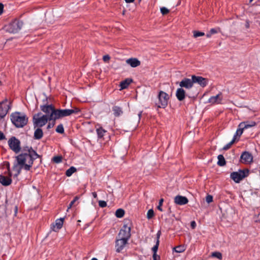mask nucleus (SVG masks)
Segmentation results:
<instances>
[{
  "mask_svg": "<svg viewBox=\"0 0 260 260\" xmlns=\"http://www.w3.org/2000/svg\"><path fill=\"white\" fill-rule=\"evenodd\" d=\"M39 157V155L31 147H24L21 153L15 157L17 164L13 167L15 172L14 176L17 177L21 173L22 169L29 171L32 167L34 160Z\"/></svg>",
  "mask_w": 260,
  "mask_h": 260,
  "instance_id": "1",
  "label": "nucleus"
},
{
  "mask_svg": "<svg viewBox=\"0 0 260 260\" xmlns=\"http://www.w3.org/2000/svg\"><path fill=\"white\" fill-rule=\"evenodd\" d=\"M12 123L17 128H22L28 122V117L26 114L19 112H15L11 115Z\"/></svg>",
  "mask_w": 260,
  "mask_h": 260,
  "instance_id": "2",
  "label": "nucleus"
},
{
  "mask_svg": "<svg viewBox=\"0 0 260 260\" xmlns=\"http://www.w3.org/2000/svg\"><path fill=\"white\" fill-rule=\"evenodd\" d=\"M41 115L42 113L39 112L34 115L32 121L35 128L36 127L41 128L45 125L48 121H49L47 115H43L42 116Z\"/></svg>",
  "mask_w": 260,
  "mask_h": 260,
  "instance_id": "3",
  "label": "nucleus"
},
{
  "mask_svg": "<svg viewBox=\"0 0 260 260\" xmlns=\"http://www.w3.org/2000/svg\"><path fill=\"white\" fill-rule=\"evenodd\" d=\"M23 23L22 21L15 19L8 25L5 26L6 31L10 33L15 34L18 32L22 28Z\"/></svg>",
  "mask_w": 260,
  "mask_h": 260,
  "instance_id": "4",
  "label": "nucleus"
},
{
  "mask_svg": "<svg viewBox=\"0 0 260 260\" xmlns=\"http://www.w3.org/2000/svg\"><path fill=\"white\" fill-rule=\"evenodd\" d=\"M43 102L44 104L43 105L40 106V109L41 111L46 113L45 115H48V117H49V121L53 120L54 116V115H52V113L54 111H56V109L54 108L52 104H48L47 98L43 100Z\"/></svg>",
  "mask_w": 260,
  "mask_h": 260,
  "instance_id": "5",
  "label": "nucleus"
},
{
  "mask_svg": "<svg viewBox=\"0 0 260 260\" xmlns=\"http://www.w3.org/2000/svg\"><path fill=\"white\" fill-rule=\"evenodd\" d=\"M158 102L156 103V106L159 108H165L168 104L169 95L163 91H159L158 95Z\"/></svg>",
  "mask_w": 260,
  "mask_h": 260,
  "instance_id": "6",
  "label": "nucleus"
},
{
  "mask_svg": "<svg viewBox=\"0 0 260 260\" xmlns=\"http://www.w3.org/2000/svg\"><path fill=\"white\" fill-rule=\"evenodd\" d=\"M12 102L7 99H5L0 102V117L3 118L11 109Z\"/></svg>",
  "mask_w": 260,
  "mask_h": 260,
  "instance_id": "7",
  "label": "nucleus"
},
{
  "mask_svg": "<svg viewBox=\"0 0 260 260\" xmlns=\"http://www.w3.org/2000/svg\"><path fill=\"white\" fill-rule=\"evenodd\" d=\"M248 170H239L237 172H233L231 173L230 177L236 183H239L242 180L248 175Z\"/></svg>",
  "mask_w": 260,
  "mask_h": 260,
  "instance_id": "8",
  "label": "nucleus"
},
{
  "mask_svg": "<svg viewBox=\"0 0 260 260\" xmlns=\"http://www.w3.org/2000/svg\"><path fill=\"white\" fill-rule=\"evenodd\" d=\"M8 143L10 148L15 153H18L20 151V141L15 137L10 138L8 140Z\"/></svg>",
  "mask_w": 260,
  "mask_h": 260,
  "instance_id": "9",
  "label": "nucleus"
},
{
  "mask_svg": "<svg viewBox=\"0 0 260 260\" xmlns=\"http://www.w3.org/2000/svg\"><path fill=\"white\" fill-rule=\"evenodd\" d=\"M131 226L127 224H124L120 230L118 237L119 238H123L128 240L131 236Z\"/></svg>",
  "mask_w": 260,
  "mask_h": 260,
  "instance_id": "10",
  "label": "nucleus"
},
{
  "mask_svg": "<svg viewBox=\"0 0 260 260\" xmlns=\"http://www.w3.org/2000/svg\"><path fill=\"white\" fill-rule=\"evenodd\" d=\"M70 109H56V111H54L52 113V115H54V117L53 120L55 121L57 119L63 118L64 117L68 116L71 115V112Z\"/></svg>",
  "mask_w": 260,
  "mask_h": 260,
  "instance_id": "11",
  "label": "nucleus"
},
{
  "mask_svg": "<svg viewBox=\"0 0 260 260\" xmlns=\"http://www.w3.org/2000/svg\"><path fill=\"white\" fill-rule=\"evenodd\" d=\"M128 241L123 238H117L115 241L116 251L118 253L120 252L124 249L126 244H127Z\"/></svg>",
  "mask_w": 260,
  "mask_h": 260,
  "instance_id": "12",
  "label": "nucleus"
},
{
  "mask_svg": "<svg viewBox=\"0 0 260 260\" xmlns=\"http://www.w3.org/2000/svg\"><path fill=\"white\" fill-rule=\"evenodd\" d=\"M192 79L193 80V83H198L202 87H205L208 83V79L203 78L201 76L192 75Z\"/></svg>",
  "mask_w": 260,
  "mask_h": 260,
  "instance_id": "13",
  "label": "nucleus"
},
{
  "mask_svg": "<svg viewBox=\"0 0 260 260\" xmlns=\"http://www.w3.org/2000/svg\"><path fill=\"white\" fill-rule=\"evenodd\" d=\"M193 85V80L191 78H184L182 80V81L179 83V86L181 88L184 87L186 89H190L192 87Z\"/></svg>",
  "mask_w": 260,
  "mask_h": 260,
  "instance_id": "14",
  "label": "nucleus"
},
{
  "mask_svg": "<svg viewBox=\"0 0 260 260\" xmlns=\"http://www.w3.org/2000/svg\"><path fill=\"white\" fill-rule=\"evenodd\" d=\"M240 159L242 163H250L252 161L253 156L250 152L244 151L242 153Z\"/></svg>",
  "mask_w": 260,
  "mask_h": 260,
  "instance_id": "15",
  "label": "nucleus"
},
{
  "mask_svg": "<svg viewBox=\"0 0 260 260\" xmlns=\"http://www.w3.org/2000/svg\"><path fill=\"white\" fill-rule=\"evenodd\" d=\"M174 202L179 205H184L188 202L187 198L182 196H177L174 199Z\"/></svg>",
  "mask_w": 260,
  "mask_h": 260,
  "instance_id": "16",
  "label": "nucleus"
},
{
  "mask_svg": "<svg viewBox=\"0 0 260 260\" xmlns=\"http://www.w3.org/2000/svg\"><path fill=\"white\" fill-rule=\"evenodd\" d=\"M186 96L185 90L182 88H178L176 92V96L179 101L184 100Z\"/></svg>",
  "mask_w": 260,
  "mask_h": 260,
  "instance_id": "17",
  "label": "nucleus"
},
{
  "mask_svg": "<svg viewBox=\"0 0 260 260\" xmlns=\"http://www.w3.org/2000/svg\"><path fill=\"white\" fill-rule=\"evenodd\" d=\"M126 63L133 68H136L140 65V61L136 58H131L126 60Z\"/></svg>",
  "mask_w": 260,
  "mask_h": 260,
  "instance_id": "18",
  "label": "nucleus"
},
{
  "mask_svg": "<svg viewBox=\"0 0 260 260\" xmlns=\"http://www.w3.org/2000/svg\"><path fill=\"white\" fill-rule=\"evenodd\" d=\"M221 95V93H219L215 96H211L208 100V102L211 104L220 103L222 100V98L220 97Z\"/></svg>",
  "mask_w": 260,
  "mask_h": 260,
  "instance_id": "19",
  "label": "nucleus"
},
{
  "mask_svg": "<svg viewBox=\"0 0 260 260\" xmlns=\"http://www.w3.org/2000/svg\"><path fill=\"white\" fill-rule=\"evenodd\" d=\"M12 182V179L9 177L4 175H0V183L4 185H9Z\"/></svg>",
  "mask_w": 260,
  "mask_h": 260,
  "instance_id": "20",
  "label": "nucleus"
},
{
  "mask_svg": "<svg viewBox=\"0 0 260 260\" xmlns=\"http://www.w3.org/2000/svg\"><path fill=\"white\" fill-rule=\"evenodd\" d=\"M256 125V123L254 121H246L242 122L239 124V127H242L243 129H247L251 127L254 126Z\"/></svg>",
  "mask_w": 260,
  "mask_h": 260,
  "instance_id": "21",
  "label": "nucleus"
},
{
  "mask_svg": "<svg viewBox=\"0 0 260 260\" xmlns=\"http://www.w3.org/2000/svg\"><path fill=\"white\" fill-rule=\"evenodd\" d=\"M43 136V132L42 129L38 127L36 128L34 132V138L35 140H40L41 139Z\"/></svg>",
  "mask_w": 260,
  "mask_h": 260,
  "instance_id": "22",
  "label": "nucleus"
},
{
  "mask_svg": "<svg viewBox=\"0 0 260 260\" xmlns=\"http://www.w3.org/2000/svg\"><path fill=\"white\" fill-rule=\"evenodd\" d=\"M63 218H60L55 220V225H53V231H56L60 229L63 225Z\"/></svg>",
  "mask_w": 260,
  "mask_h": 260,
  "instance_id": "23",
  "label": "nucleus"
},
{
  "mask_svg": "<svg viewBox=\"0 0 260 260\" xmlns=\"http://www.w3.org/2000/svg\"><path fill=\"white\" fill-rule=\"evenodd\" d=\"M132 81L133 80L131 78H126L124 80L121 81L120 84V89H124L126 88Z\"/></svg>",
  "mask_w": 260,
  "mask_h": 260,
  "instance_id": "24",
  "label": "nucleus"
},
{
  "mask_svg": "<svg viewBox=\"0 0 260 260\" xmlns=\"http://www.w3.org/2000/svg\"><path fill=\"white\" fill-rule=\"evenodd\" d=\"M113 114L115 116L118 117L123 113L121 108L119 106H115L112 108Z\"/></svg>",
  "mask_w": 260,
  "mask_h": 260,
  "instance_id": "25",
  "label": "nucleus"
},
{
  "mask_svg": "<svg viewBox=\"0 0 260 260\" xmlns=\"http://www.w3.org/2000/svg\"><path fill=\"white\" fill-rule=\"evenodd\" d=\"M218 161L217 165L219 166L222 167L225 165L226 161L224 156L222 154H220L217 156Z\"/></svg>",
  "mask_w": 260,
  "mask_h": 260,
  "instance_id": "26",
  "label": "nucleus"
},
{
  "mask_svg": "<svg viewBox=\"0 0 260 260\" xmlns=\"http://www.w3.org/2000/svg\"><path fill=\"white\" fill-rule=\"evenodd\" d=\"M96 132L98 135V138L101 139L104 137L105 134L107 132V131L104 129L102 127H100L97 128L96 129Z\"/></svg>",
  "mask_w": 260,
  "mask_h": 260,
  "instance_id": "27",
  "label": "nucleus"
},
{
  "mask_svg": "<svg viewBox=\"0 0 260 260\" xmlns=\"http://www.w3.org/2000/svg\"><path fill=\"white\" fill-rule=\"evenodd\" d=\"M77 169L74 167H71L69 169H68L66 172V175L68 177H70L72 175V174L76 172Z\"/></svg>",
  "mask_w": 260,
  "mask_h": 260,
  "instance_id": "28",
  "label": "nucleus"
},
{
  "mask_svg": "<svg viewBox=\"0 0 260 260\" xmlns=\"http://www.w3.org/2000/svg\"><path fill=\"white\" fill-rule=\"evenodd\" d=\"M6 215V207L3 205L0 206V218H3Z\"/></svg>",
  "mask_w": 260,
  "mask_h": 260,
  "instance_id": "29",
  "label": "nucleus"
},
{
  "mask_svg": "<svg viewBox=\"0 0 260 260\" xmlns=\"http://www.w3.org/2000/svg\"><path fill=\"white\" fill-rule=\"evenodd\" d=\"M243 130H244V129L243 127L238 126V128H237L236 132L235 134L234 135L233 138H235V140H236V137L237 136L240 137L243 134Z\"/></svg>",
  "mask_w": 260,
  "mask_h": 260,
  "instance_id": "30",
  "label": "nucleus"
},
{
  "mask_svg": "<svg viewBox=\"0 0 260 260\" xmlns=\"http://www.w3.org/2000/svg\"><path fill=\"white\" fill-rule=\"evenodd\" d=\"M124 211L122 209H118L116 211L115 215L118 218H121L124 216Z\"/></svg>",
  "mask_w": 260,
  "mask_h": 260,
  "instance_id": "31",
  "label": "nucleus"
},
{
  "mask_svg": "<svg viewBox=\"0 0 260 260\" xmlns=\"http://www.w3.org/2000/svg\"><path fill=\"white\" fill-rule=\"evenodd\" d=\"M174 250L177 253H181L183 252L185 250L184 246L183 245H179L176 247H175L173 248Z\"/></svg>",
  "mask_w": 260,
  "mask_h": 260,
  "instance_id": "32",
  "label": "nucleus"
},
{
  "mask_svg": "<svg viewBox=\"0 0 260 260\" xmlns=\"http://www.w3.org/2000/svg\"><path fill=\"white\" fill-rule=\"evenodd\" d=\"M56 132L59 134H63L64 132V127L62 124H60L57 125L55 129Z\"/></svg>",
  "mask_w": 260,
  "mask_h": 260,
  "instance_id": "33",
  "label": "nucleus"
},
{
  "mask_svg": "<svg viewBox=\"0 0 260 260\" xmlns=\"http://www.w3.org/2000/svg\"><path fill=\"white\" fill-rule=\"evenodd\" d=\"M62 157L61 156L57 155L54 156L52 158V160L55 163L59 164L62 161Z\"/></svg>",
  "mask_w": 260,
  "mask_h": 260,
  "instance_id": "34",
  "label": "nucleus"
},
{
  "mask_svg": "<svg viewBox=\"0 0 260 260\" xmlns=\"http://www.w3.org/2000/svg\"><path fill=\"white\" fill-rule=\"evenodd\" d=\"M235 142V138H233L232 140L230 142H229L228 144L225 145L223 147L222 149L224 150H226L229 149L231 147V146Z\"/></svg>",
  "mask_w": 260,
  "mask_h": 260,
  "instance_id": "35",
  "label": "nucleus"
},
{
  "mask_svg": "<svg viewBox=\"0 0 260 260\" xmlns=\"http://www.w3.org/2000/svg\"><path fill=\"white\" fill-rule=\"evenodd\" d=\"M212 256H213L214 257H216L220 260H221L222 258V255L221 253H220V252H217V251L212 252Z\"/></svg>",
  "mask_w": 260,
  "mask_h": 260,
  "instance_id": "36",
  "label": "nucleus"
},
{
  "mask_svg": "<svg viewBox=\"0 0 260 260\" xmlns=\"http://www.w3.org/2000/svg\"><path fill=\"white\" fill-rule=\"evenodd\" d=\"M159 244V241L156 240L155 245L152 248V251L153 252V253H157Z\"/></svg>",
  "mask_w": 260,
  "mask_h": 260,
  "instance_id": "37",
  "label": "nucleus"
},
{
  "mask_svg": "<svg viewBox=\"0 0 260 260\" xmlns=\"http://www.w3.org/2000/svg\"><path fill=\"white\" fill-rule=\"evenodd\" d=\"M154 215V214L153 209H149L147 213V217L148 219H150L153 217Z\"/></svg>",
  "mask_w": 260,
  "mask_h": 260,
  "instance_id": "38",
  "label": "nucleus"
},
{
  "mask_svg": "<svg viewBox=\"0 0 260 260\" xmlns=\"http://www.w3.org/2000/svg\"><path fill=\"white\" fill-rule=\"evenodd\" d=\"M204 35H205V33L203 32H201V31H193V37L194 38L203 36Z\"/></svg>",
  "mask_w": 260,
  "mask_h": 260,
  "instance_id": "39",
  "label": "nucleus"
},
{
  "mask_svg": "<svg viewBox=\"0 0 260 260\" xmlns=\"http://www.w3.org/2000/svg\"><path fill=\"white\" fill-rule=\"evenodd\" d=\"M78 199H79V198H78L77 196H76V197H75L74 198V199H73V201H72L71 202V203H70V204H69V206H68V210L69 209H70V208H72V207L73 206V205L74 204V203H75V202H76L78 200Z\"/></svg>",
  "mask_w": 260,
  "mask_h": 260,
  "instance_id": "40",
  "label": "nucleus"
},
{
  "mask_svg": "<svg viewBox=\"0 0 260 260\" xmlns=\"http://www.w3.org/2000/svg\"><path fill=\"white\" fill-rule=\"evenodd\" d=\"M160 12L162 15H166L169 12V10L166 7H162L160 8Z\"/></svg>",
  "mask_w": 260,
  "mask_h": 260,
  "instance_id": "41",
  "label": "nucleus"
},
{
  "mask_svg": "<svg viewBox=\"0 0 260 260\" xmlns=\"http://www.w3.org/2000/svg\"><path fill=\"white\" fill-rule=\"evenodd\" d=\"M206 201L208 203H210L213 201V197L211 195L208 194L206 197Z\"/></svg>",
  "mask_w": 260,
  "mask_h": 260,
  "instance_id": "42",
  "label": "nucleus"
},
{
  "mask_svg": "<svg viewBox=\"0 0 260 260\" xmlns=\"http://www.w3.org/2000/svg\"><path fill=\"white\" fill-rule=\"evenodd\" d=\"M70 111H72L71 112V115H72V114L78 113L80 111V110L79 108L75 107L73 109H70Z\"/></svg>",
  "mask_w": 260,
  "mask_h": 260,
  "instance_id": "43",
  "label": "nucleus"
},
{
  "mask_svg": "<svg viewBox=\"0 0 260 260\" xmlns=\"http://www.w3.org/2000/svg\"><path fill=\"white\" fill-rule=\"evenodd\" d=\"M164 202V199H161L159 201V204H158V205L157 206V208L158 210L160 211H162V209L161 208V206L162 205V203Z\"/></svg>",
  "mask_w": 260,
  "mask_h": 260,
  "instance_id": "44",
  "label": "nucleus"
},
{
  "mask_svg": "<svg viewBox=\"0 0 260 260\" xmlns=\"http://www.w3.org/2000/svg\"><path fill=\"white\" fill-rule=\"evenodd\" d=\"M99 206L104 208L107 206V203L104 201H100L99 202Z\"/></svg>",
  "mask_w": 260,
  "mask_h": 260,
  "instance_id": "45",
  "label": "nucleus"
},
{
  "mask_svg": "<svg viewBox=\"0 0 260 260\" xmlns=\"http://www.w3.org/2000/svg\"><path fill=\"white\" fill-rule=\"evenodd\" d=\"M152 257L153 260H160V256L157 253H153Z\"/></svg>",
  "mask_w": 260,
  "mask_h": 260,
  "instance_id": "46",
  "label": "nucleus"
},
{
  "mask_svg": "<svg viewBox=\"0 0 260 260\" xmlns=\"http://www.w3.org/2000/svg\"><path fill=\"white\" fill-rule=\"evenodd\" d=\"M110 59V57L109 55H104L103 57V59L105 62H108Z\"/></svg>",
  "mask_w": 260,
  "mask_h": 260,
  "instance_id": "47",
  "label": "nucleus"
},
{
  "mask_svg": "<svg viewBox=\"0 0 260 260\" xmlns=\"http://www.w3.org/2000/svg\"><path fill=\"white\" fill-rule=\"evenodd\" d=\"M212 35L216 34L217 32V30L215 28H211L209 31Z\"/></svg>",
  "mask_w": 260,
  "mask_h": 260,
  "instance_id": "48",
  "label": "nucleus"
},
{
  "mask_svg": "<svg viewBox=\"0 0 260 260\" xmlns=\"http://www.w3.org/2000/svg\"><path fill=\"white\" fill-rule=\"evenodd\" d=\"M161 235L160 231H158L156 234V240L159 241V238Z\"/></svg>",
  "mask_w": 260,
  "mask_h": 260,
  "instance_id": "49",
  "label": "nucleus"
},
{
  "mask_svg": "<svg viewBox=\"0 0 260 260\" xmlns=\"http://www.w3.org/2000/svg\"><path fill=\"white\" fill-rule=\"evenodd\" d=\"M5 139V136L1 131H0V140H4Z\"/></svg>",
  "mask_w": 260,
  "mask_h": 260,
  "instance_id": "50",
  "label": "nucleus"
},
{
  "mask_svg": "<svg viewBox=\"0 0 260 260\" xmlns=\"http://www.w3.org/2000/svg\"><path fill=\"white\" fill-rule=\"evenodd\" d=\"M4 9V5L0 3V15L3 13Z\"/></svg>",
  "mask_w": 260,
  "mask_h": 260,
  "instance_id": "51",
  "label": "nucleus"
},
{
  "mask_svg": "<svg viewBox=\"0 0 260 260\" xmlns=\"http://www.w3.org/2000/svg\"><path fill=\"white\" fill-rule=\"evenodd\" d=\"M196 226V223L194 221H192L191 222V226L192 229H194Z\"/></svg>",
  "mask_w": 260,
  "mask_h": 260,
  "instance_id": "52",
  "label": "nucleus"
},
{
  "mask_svg": "<svg viewBox=\"0 0 260 260\" xmlns=\"http://www.w3.org/2000/svg\"><path fill=\"white\" fill-rule=\"evenodd\" d=\"M55 123L53 122V123L52 124H51L50 123H49V124L47 125V129H49V128H51V127H52L54 125Z\"/></svg>",
  "mask_w": 260,
  "mask_h": 260,
  "instance_id": "53",
  "label": "nucleus"
},
{
  "mask_svg": "<svg viewBox=\"0 0 260 260\" xmlns=\"http://www.w3.org/2000/svg\"><path fill=\"white\" fill-rule=\"evenodd\" d=\"M14 211H15L14 215L16 216L17 213V211H18V207H17V206H15Z\"/></svg>",
  "mask_w": 260,
  "mask_h": 260,
  "instance_id": "54",
  "label": "nucleus"
},
{
  "mask_svg": "<svg viewBox=\"0 0 260 260\" xmlns=\"http://www.w3.org/2000/svg\"><path fill=\"white\" fill-rule=\"evenodd\" d=\"M92 196L94 198H97V193L95 192H93L92 193Z\"/></svg>",
  "mask_w": 260,
  "mask_h": 260,
  "instance_id": "55",
  "label": "nucleus"
},
{
  "mask_svg": "<svg viewBox=\"0 0 260 260\" xmlns=\"http://www.w3.org/2000/svg\"><path fill=\"white\" fill-rule=\"evenodd\" d=\"M135 0H125L126 3H131L134 2Z\"/></svg>",
  "mask_w": 260,
  "mask_h": 260,
  "instance_id": "56",
  "label": "nucleus"
},
{
  "mask_svg": "<svg viewBox=\"0 0 260 260\" xmlns=\"http://www.w3.org/2000/svg\"><path fill=\"white\" fill-rule=\"evenodd\" d=\"M212 35L210 32H209L208 33H207V34H206V36H207V38H210V37H211V36Z\"/></svg>",
  "mask_w": 260,
  "mask_h": 260,
  "instance_id": "57",
  "label": "nucleus"
},
{
  "mask_svg": "<svg viewBox=\"0 0 260 260\" xmlns=\"http://www.w3.org/2000/svg\"><path fill=\"white\" fill-rule=\"evenodd\" d=\"M142 111H140L139 112V114H138V116H139V119L140 120V118H141V114H142Z\"/></svg>",
  "mask_w": 260,
  "mask_h": 260,
  "instance_id": "58",
  "label": "nucleus"
},
{
  "mask_svg": "<svg viewBox=\"0 0 260 260\" xmlns=\"http://www.w3.org/2000/svg\"><path fill=\"white\" fill-rule=\"evenodd\" d=\"M91 260H98L96 258L93 257Z\"/></svg>",
  "mask_w": 260,
  "mask_h": 260,
  "instance_id": "59",
  "label": "nucleus"
},
{
  "mask_svg": "<svg viewBox=\"0 0 260 260\" xmlns=\"http://www.w3.org/2000/svg\"><path fill=\"white\" fill-rule=\"evenodd\" d=\"M246 27H249V24L247 23V24H246Z\"/></svg>",
  "mask_w": 260,
  "mask_h": 260,
  "instance_id": "60",
  "label": "nucleus"
},
{
  "mask_svg": "<svg viewBox=\"0 0 260 260\" xmlns=\"http://www.w3.org/2000/svg\"><path fill=\"white\" fill-rule=\"evenodd\" d=\"M253 1V0H250V1H249V2H250V3H251Z\"/></svg>",
  "mask_w": 260,
  "mask_h": 260,
  "instance_id": "61",
  "label": "nucleus"
},
{
  "mask_svg": "<svg viewBox=\"0 0 260 260\" xmlns=\"http://www.w3.org/2000/svg\"><path fill=\"white\" fill-rule=\"evenodd\" d=\"M258 216H260V213L258 214ZM259 222H260V219H259Z\"/></svg>",
  "mask_w": 260,
  "mask_h": 260,
  "instance_id": "62",
  "label": "nucleus"
},
{
  "mask_svg": "<svg viewBox=\"0 0 260 260\" xmlns=\"http://www.w3.org/2000/svg\"><path fill=\"white\" fill-rule=\"evenodd\" d=\"M139 2H140L142 0H138Z\"/></svg>",
  "mask_w": 260,
  "mask_h": 260,
  "instance_id": "63",
  "label": "nucleus"
}]
</instances>
